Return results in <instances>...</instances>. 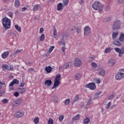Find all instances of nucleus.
<instances>
[{"instance_id": "nucleus-53", "label": "nucleus", "mask_w": 124, "mask_h": 124, "mask_svg": "<svg viewBox=\"0 0 124 124\" xmlns=\"http://www.w3.org/2000/svg\"><path fill=\"white\" fill-rule=\"evenodd\" d=\"M5 93V91H0V96H2V95H3Z\"/></svg>"}, {"instance_id": "nucleus-12", "label": "nucleus", "mask_w": 124, "mask_h": 124, "mask_svg": "<svg viewBox=\"0 0 124 124\" xmlns=\"http://www.w3.org/2000/svg\"><path fill=\"white\" fill-rule=\"evenodd\" d=\"M63 9V5L62 3H59L57 4V10L58 11H61V10H62Z\"/></svg>"}, {"instance_id": "nucleus-48", "label": "nucleus", "mask_w": 124, "mask_h": 124, "mask_svg": "<svg viewBox=\"0 0 124 124\" xmlns=\"http://www.w3.org/2000/svg\"><path fill=\"white\" fill-rule=\"evenodd\" d=\"M95 59V57H94V56H91L89 57V61H90L91 62H93V61Z\"/></svg>"}, {"instance_id": "nucleus-50", "label": "nucleus", "mask_w": 124, "mask_h": 124, "mask_svg": "<svg viewBox=\"0 0 124 124\" xmlns=\"http://www.w3.org/2000/svg\"><path fill=\"white\" fill-rule=\"evenodd\" d=\"M92 104V98H90L89 100H88L87 103V106H90Z\"/></svg>"}, {"instance_id": "nucleus-15", "label": "nucleus", "mask_w": 124, "mask_h": 124, "mask_svg": "<svg viewBox=\"0 0 124 124\" xmlns=\"http://www.w3.org/2000/svg\"><path fill=\"white\" fill-rule=\"evenodd\" d=\"M61 39L63 40H65L66 39H67V38H68V35L65 33H63L62 34H61Z\"/></svg>"}, {"instance_id": "nucleus-58", "label": "nucleus", "mask_w": 124, "mask_h": 124, "mask_svg": "<svg viewBox=\"0 0 124 124\" xmlns=\"http://www.w3.org/2000/svg\"><path fill=\"white\" fill-rule=\"evenodd\" d=\"M106 9H107V11H110V10L111 9V8L110 7V6H108L107 7Z\"/></svg>"}, {"instance_id": "nucleus-13", "label": "nucleus", "mask_w": 124, "mask_h": 124, "mask_svg": "<svg viewBox=\"0 0 124 124\" xmlns=\"http://www.w3.org/2000/svg\"><path fill=\"white\" fill-rule=\"evenodd\" d=\"M22 98H19L15 101V106H19L22 103Z\"/></svg>"}, {"instance_id": "nucleus-63", "label": "nucleus", "mask_w": 124, "mask_h": 124, "mask_svg": "<svg viewBox=\"0 0 124 124\" xmlns=\"http://www.w3.org/2000/svg\"><path fill=\"white\" fill-rule=\"evenodd\" d=\"M44 31V30L43 29V28H41L40 30V31L41 33H42V32H43Z\"/></svg>"}, {"instance_id": "nucleus-47", "label": "nucleus", "mask_w": 124, "mask_h": 124, "mask_svg": "<svg viewBox=\"0 0 124 124\" xmlns=\"http://www.w3.org/2000/svg\"><path fill=\"white\" fill-rule=\"evenodd\" d=\"M7 15L9 16V17H11V18H13V13L11 12H9L7 13Z\"/></svg>"}, {"instance_id": "nucleus-45", "label": "nucleus", "mask_w": 124, "mask_h": 124, "mask_svg": "<svg viewBox=\"0 0 124 124\" xmlns=\"http://www.w3.org/2000/svg\"><path fill=\"white\" fill-rule=\"evenodd\" d=\"M2 102L4 104H6V103H8V100L7 99H4L2 100Z\"/></svg>"}, {"instance_id": "nucleus-37", "label": "nucleus", "mask_w": 124, "mask_h": 124, "mask_svg": "<svg viewBox=\"0 0 124 124\" xmlns=\"http://www.w3.org/2000/svg\"><path fill=\"white\" fill-rule=\"evenodd\" d=\"M68 2H69V0H63V3L64 6H66L68 4Z\"/></svg>"}, {"instance_id": "nucleus-19", "label": "nucleus", "mask_w": 124, "mask_h": 124, "mask_svg": "<svg viewBox=\"0 0 124 124\" xmlns=\"http://www.w3.org/2000/svg\"><path fill=\"white\" fill-rule=\"evenodd\" d=\"M81 115L80 114H78L76 116L74 117L72 119L73 122H75V121H78L80 119Z\"/></svg>"}, {"instance_id": "nucleus-49", "label": "nucleus", "mask_w": 124, "mask_h": 124, "mask_svg": "<svg viewBox=\"0 0 124 124\" xmlns=\"http://www.w3.org/2000/svg\"><path fill=\"white\" fill-rule=\"evenodd\" d=\"M54 49H55V46H50V47L49 48V53H51V52H52V51H53V50H54Z\"/></svg>"}, {"instance_id": "nucleus-5", "label": "nucleus", "mask_w": 124, "mask_h": 124, "mask_svg": "<svg viewBox=\"0 0 124 124\" xmlns=\"http://www.w3.org/2000/svg\"><path fill=\"white\" fill-rule=\"evenodd\" d=\"M121 28V21L119 20L116 21L112 26L113 30H119Z\"/></svg>"}, {"instance_id": "nucleus-27", "label": "nucleus", "mask_w": 124, "mask_h": 124, "mask_svg": "<svg viewBox=\"0 0 124 124\" xmlns=\"http://www.w3.org/2000/svg\"><path fill=\"white\" fill-rule=\"evenodd\" d=\"M105 73H106L105 70L102 69L98 73V75H100V76H105Z\"/></svg>"}, {"instance_id": "nucleus-36", "label": "nucleus", "mask_w": 124, "mask_h": 124, "mask_svg": "<svg viewBox=\"0 0 124 124\" xmlns=\"http://www.w3.org/2000/svg\"><path fill=\"white\" fill-rule=\"evenodd\" d=\"M44 39H45V34H42L40 38V41H44Z\"/></svg>"}, {"instance_id": "nucleus-21", "label": "nucleus", "mask_w": 124, "mask_h": 124, "mask_svg": "<svg viewBox=\"0 0 124 124\" xmlns=\"http://www.w3.org/2000/svg\"><path fill=\"white\" fill-rule=\"evenodd\" d=\"M18 91L19 92V93H21L23 94L25 93V92H26V88H19L18 89Z\"/></svg>"}, {"instance_id": "nucleus-18", "label": "nucleus", "mask_w": 124, "mask_h": 124, "mask_svg": "<svg viewBox=\"0 0 124 124\" xmlns=\"http://www.w3.org/2000/svg\"><path fill=\"white\" fill-rule=\"evenodd\" d=\"M45 85H46L48 87H50L52 85V80L51 79L46 80L45 82Z\"/></svg>"}, {"instance_id": "nucleus-38", "label": "nucleus", "mask_w": 124, "mask_h": 124, "mask_svg": "<svg viewBox=\"0 0 124 124\" xmlns=\"http://www.w3.org/2000/svg\"><path fill=\"white\" fill-rule=\"evenodd\" d=\"M53 36L55 38H56V37L55 36H57V29H56L55 27H54Z\"/></svg>"}, {"instance_id": "nucleus-4", "label": "nucleus", "mask_w": 124, "mask_h": 124, "mask_svg": "<svg viewBox=\"0 0 124 124\" xmlns=\"http://www.w3.org/2000/svg\"><path fill=\"white\" fill-rule=\"evenodd\" d=\"M114 50L117 52V53H119V57H121L124 54V46L121 47V48L116 47L114 48Z\"/></svg>"}, {"instance_id": "nucleus-57", "label": "nucleus", "mask_w": 124, "mask_h": 124, "mask_svg": "<svg viewBox=\"0 0 124 124\" xmlns=\"http://www.w3.org/2000/svg\"><path fill=\"white\" fill-rule=\"evenodd\" d=\"M76 30H77V33H80V32L81 31V30H80V29L77 28Z\"/></svg>"}, {"instance_id": "nucleus-44", "label": "nucleus", "mask_w": 124, "mask_h": 124, "mask_svg": "<svg viewBox=\"0 0 124 124\" xmlns=\"http://www.w3.org/2000/svg\"><path fill=\"white\" fill-rule=\"evenodd\" d=\"M54 124V121L52 119L50 118L48 121L47 124Z\"/></svg>"}, {"instance_id": "nucleus-8", "label": "nucleus", "mask_w": 124, "mask_h": 124, "mask_svg": "<svg viewBox=\"0 0 124 124\" xmlns=\"http://www.w3.org/2000/svg\"><path fill=\"white\" fill-rule=\"evenodd\" d=\"M24 116V112L21 111H18L14 114L15 118H22Z\"/></svg>"}, {"instance_id": "nucleus-60", "label": "nucleus", "mask_w": 124, "mask_h": 124, "mask_svg": "<svg viewBox=\"0 0 124 124\" xmlns=\"http://www.w3.org/2000/svg\"><path fill=\"white\" fill-rule=\"evenodd\" d=\"M24 86H25V83H24V82H22V83L20 84L19 87H24Z\"/></svg>"}, {"instance_id": "nucleus-52", "label": "nucleus", "mask_w": 124, "mask_h": 124, "mask_svg": "<svg viewBox=\"0 0 124 124\" xmlns=\"http://www.w3.org/2000/svg\"><path fill=\"white\" fill-rule=\"evenodd\" d=\"M117 2L119 4H122V3H124V0H117Z\"/></svg>"}, {"instance_id": "nucleus-28", "label": "nucleus", "mask_w": 124, "mask_h": 124, "mask_svg": "<svg viewBox=\"0 0 124 124\" xmlns=\"http://www.w3.org/2000/svg\"><path fill=\"white\" fill-rule=\"evenodd\" d=\"M20 4H21V3H20V0H16L15 3V6L16 7H19V6H20Z\"/></svg>"}, {"instance_id": "nucleus-29", "label": "nucleus", "mask_w": 124, "mask_h": 124, "mask_svg": "<svg viewBox=\"0 0 124 124\" xmlns=\"http://www.w3.org/2000/svg\"><path fill=\"white\" fill-rule=\"evenodd\" d=\"M119 40L121 42H124V34L121 33L119 38Z\"/></svg>"}, {"instance_id": "nucleus-43", "label": "nucleus", "mask_w": 124, "mask_h": 124, "mask_svg": "<svg viewBox=\"0 0 124 124\" xmlns=\"http://www.w3.org/2000/svg\"><path fill=\"white\" fill-rule=\"evenodd\" d=\"M105 53H108L111 52V47H108L105 50Z\"/></svg>"}, {"instance_id": "nucleus-54", "label": "nucleus", "mask_w": 124, "mask_h": 124, "mask_svg": "<svg viewBox=\"0 0 124 124\" xmlns=\"http://www.w3.org/2000/svg\"><path fill=\"white\" fill-rule=\"evenodd\" d=\"M115 107H117V105H113L111 106L110 109H114V108H115Z\"/></svg>"}, {"instance_id": "nucleus-1", "label": "nucleus", "mask_w": 124, "mask_h": 124, "mask_svg": "<svg viewBox=\"0 0 124 124\" xmlns=\"http://www.w3.org/2000/svg\"><path fill=\"white\" fill-rule=\"evenodd\" d=\"M92 8L94 10H98L99 12H101L104 8V5L98 1H95L93 3Z\"/></svg>"}, {"instance_id": "nucleus-17", "label": "nucleus", "mask_w": 124, "mask_h": 124, "mask_svg": "<svg viewBox=\"0 0 124 124\" xmlns=\"http://www.w3.org/2000/svg\"><path fill=\"white\" fill-rule=\"evenodd\" d=\"M115 78L116 80H118L119 81H120V80L122 78V75H121V72H119L118 73H117V74H116L115 76Z\"/></svg>"}, {"instance_id": "nucleus-20", "label": "nucleus", "mask_w": 124, "mask_h": 124, "mask_svg": "<svg viewBox=\"0 0 124 124\" xmlns=\"http://www.w3.org/2000/svg\"><path fill=\"white\" fill-rule=\"evenodd\" d=\"M108 62L110 65H114L115 63H116V61L113 59H109Z\"/></svg>"}, {"instance_id": "nucleus-9", "label": "nucleus", "mask_w": 124, "mask_h": 124, "mask_svg": "<svg viewBox=\"0 0 124 124\" xmlns=\"http://www.w3.org/2000/svg\"><path fill=\"white\" fill-rule=\"evenodd\" d=\"M75 65L78 67L81 66V65H82V62H81V60L78 58H76L75 59Z\"/></svg>"}, {"instance_id": "nucleus-40", "label": "nucleus", "mask_w": 124, "mask_h": 124, "mask_svg": "<svg viewBox=\"0 0 124 124\" xmlns=\"http://www.w3.org/2000/svg\"><path fill=\"white\" fill-rule=\"evenodd\" d=\"M115 95V93H112V94L108 97V100H111V99H113Z\"/></svg>"}, {"instance_id": "nucleus-32", "label": "nucleus", "mask_w": 124, "mask_h": 124, "mask_svg": "<svg viewBox=\"0 0 124 124\" xmlns=\"http://www.w3.org/2000/svg\"><path fill=\"white\" fill-rule=\"evenodd\" d=\"M101 93H102L101 92H98L97 93H96L94 95V99H96L97 98H98V96L100 95Z\"/></svg>"}, {"instance_id": "nucleus-62", "label": "nucleus", "mask_w": 124, "mask_h": 124, "mask_svg": "<svg viewBox=\"0 0 124 124\" xmlns=\"http://www.w3.org/2000/svg\"><path fill=\"white\" fill-rule=\"evenodd\" d=\"M66 49V48H65V47L63 46V47H62V52H64L65 51V49Z\"/></svg>"}, {"instance_id": "nucleus-6", "label": "nucleus", "mask_w": 124, "mask_h": 124, "mask_svg": "<svg viewBox=\"0 0 124 124\" xmlns=\"http://www.w3.org/2000/svg\"><path fill=\"white\" fill-rule=\"evenodd\" d=\"M71 66H72V62H70L65 63L64 65L60 66L59 67V70H62V69L63 68L65 69H67V68H69V67H71Z\"/></svg>"}, {"instance_id": "nucleus-30", "label": "nucleus", "mask_w": 124, "mask_h": 124, "mask_svg": "<svg viewBox=\"0 0 124 124\" xmlns=\"http://www.w3.org/2000/svg\"><path fill=\"white\" fill-rule=\"evenodd\" d=\"M90 121L91 120H90V119L88 118V117H86L83 120V123L85 124H88L90 123Z\"/></svg>"}, {"instance_id": "nucleus-26", "label": "nucleus", "mask_w": 124, "mask_h": 124, "mask_svg": "<svg viewBox=\"0 0 124 124\" xmlns=\"http://www.w3.org/2000/svg\"><path fill=\"white\" fill-rule=\"evenodd\" d=\"M58 44H59V45H63L64 46H65V41L61 39L60 41H58Z\"/></svg>"}, {"instance_id": "nucleus-35", "label": "nucleus", "mask_w": 124, "mask_h": 124, "mask_svg": "<svg viewBox=\"0 0 124 124\" xmlns=\"http://www.w3.org/2000/svg\"><path fill=\"white\" fill-rule=\"evenodd\" d=\"M21 51H23V49H21V50H20V49L17 50L16 51H15V52L13 53L12 56H15V55H16V54H18V53H20Z\"/></svg>"}, {"instance_id": "nucleus-2", "label": "nucleus", "mask_w": 124, "mask_h": 124, "mask_svg": "<svg viewBox=\"0 0 124 124\" xmlns=\"http://www.w3.org/2000/svg\"><path fill=\"white\" fill-rule=\"evenodd\" d=\"M2 24L5 30H8L11 27V20L6 16L3 17Z\"/></svg>"}, {"instance_id": "nucleus-16", "label": "nucleus", "mask_w": 124, "mask_h": 124, "mask_svg": "<svg viewBox=\"0 0 124 124\" xmlns=\"http://www.w3.org/2000/svg\"><path fill=\"white\" fill-rule=\"evenodd\" d=\"M52 69H53V68H52L50 66H46L45 67V71L47 72V73H50L52 71Z\"/></svg>"}, {"instance_id": "nucleus-10", "label": "nucleus", "mask_w": 124, "mask_h": 124, "mask_svg": "<svg viewBox=\"0 0 124 124\" xmlns=\"http://www.w3.org/2000/svg\"><path fill=\"white\" fill-rule=\"evenodd\" d=\"M91 28L89 27V26H86L84 29V32L85 35H89V34L91 33Z\"/></svg>"}, {"instance_id": "nucleus-46", "label": "nucleus", "mask_w": 124, "mask_h": 124, "mask_svg": "<svg viewBox=\"0 0 124 124\" xmlns=\"http://www.w3.org/2000/svg\"><path fill=\"white\" fill-rule=\"evenodd\" d=\"M64 118V116H63V115L60 116L59 117V120L61 122H62V120H63Z\"/></svg>"}, {"instance_id": "nucleus-41", "label": "nucleus", "mask_w": 124, "mask_h": 124, "mask_svg": "<svg viewBox=\"0 0 124 124\" xmlns=\"http://www.w3.org/2000/svg\"><path fill=\"white\" fill-rule=\"evenodd\" d=\"M79 95H77V96H76L74 98L73 103H74V102H76L77 101H78V100H79Z\"/></svg>"}, {"instance_id": "nucleus-11", "label": "nucleus", "mask_w": 124, "mask_h": 124, "mask_svg": "<svg viewBox=\"0 0 124 124\" xmlns=\"http://www.w3.org/2000/svg\"><path fill=\"white\" fill-rule=\"evenodd\" d=\"M15 84H19V80L17 79H14L9 84V87H13Z\"/></svg>"}, {"instance_id": "nucleus-61", "label": "nucleus", "mask_w": 124, "mask_h": 124, "mask_svg": "<svg viewBox=\"0 0 124 124\" xmlns=\"http://www.w3.org/2000/svg\"><path fill=\"white\" fill-rule=\"evenodd\" d=\"M27 9H28L26 7H23L22 8V12H24V11H25V10H27Z\"/></svg>"}, {"instance_id": "nucleus-22", "label": "nucleus", "mask_w": 124, "mask_h": 124, "mask_svg": "<svg viewBox=\"0 0 124 124\" xmlns=\"http://www.w3.org/2000/svg\"><path fill=\"white\" fill-rule=\"evenodd\" d=\"M119 35V33L117 32H113L112 33V39H113L114 40L118 37V36Z\"/></svg>"}, {"instance_id": "nucleus-51", "label": "nucleus", "mask_w": 124, "mask_h": 124, "mask_svg": "<svg viewBox=\"0 0 124 124\" xmlns=\"http://www.w3.org/2000/svg\"><path fill=\"white\" fill-rule=\"evenodd\" d=\"M110 106H111V102H109L108 104H107L106 107V109H109Z\"/></svg>"}, {"instance_id": "nucleus-25", "label": "nucleus", "mask_w": 124, "mask_h": 124, "mask_svg": "<svg viewBox=\"0 0 124 124\" xmlns=\"http://www.w3.org/2000/svg\"><path fill=\"white\" fill-rule=\"evenodd\" d=\"M51 101L54 103L58 102V97L56 95L53 96L51 98Z\"/></svg>"}, {"instance_id": "nucleus-64", "label": "nucleus", "mask_w": 124, "mask_h": 124, "mask_svg": "<svg viewBox=\"0 0 124 124\" xmlns=\"http://www.w3.org/2000/svg\"><path fill=\"white\" fill-rule=\"evenodd\" d=\"M85 1L84 0H80V1L79 2L80 4H82V3H84Z\"/></svg>"}, {"instance_id": "nucleus-59", "label": "nucleus", "mask_w": 124, "mask_h": 124, "mask_svg": "<svg viewBox=\"0 0 124 124\" xmlns=\"http://www.w3.org/2000/svg\"><path fill=\"white\" fill-rule=\"evenodd\" d=\"M96 82L97 84H100L101 80L100 79H97L96 80Z\"/></svg>"}, {"instance_id": "nucleus-31", "label": "nucleus", "mask_w": 124, "mask_h": 124, "mask_svg": "<svg viewBox=\"0 0 124 124\" xmlns=\"http://www.w3.org/2000/svg\"><path fill=\"white\" fill-rule=\"evenodd\" d=\"M81 78V75L80 74H76L75 76V80H79Z\"/></svg>"}, {"instance_id": "nucleus-33", "label": "nucleus", "mask_w": 124, "mask_h": 124, "mask_svg": "<svg viewBox=\"0 0 124 124\" xmlns=\"http://www.w3.org/2000/svg\"><path fill=\"white\" fill-rule=\"evenodd\" d=\"M33 122L34 124H37L39 123V118L38 117H36L34 119Z\"/></svg>"}, {"instance_id": "nucleus-42", "label": "nucleus", "mask_w": 124, "mask_h": 124, "mask_svg": "<svg viewBox=\"0 0 124 124\" xmlns=\"http://www.w3.org/2000/svg\"><path fill=\"white\" fill-rule=\"evenodd\" d=\"M2 68L3 70H8V66H7L6 65H3L2 66Z\"/></svg>"}, {"instance_id": "nucleus-56", "label": "nucleus", "mask_w": 124, "mask_h": 124, "mask_svg": "<svg viewBox=\"0 0 124 124\" xmlns=\"http://www.w3.org/2000/svg\"><path fill=\"white\" fill-rule=\"evenodd\" d=\"M14 95L15 96H16V97H18V96L19 95V93L18 92H16L14 93Z\"/></svg>"}, {"instance_id": "nucleus-3", "label": "nucleus", "mask_w": 124, "mask_h": 124, "mask_svg": "<svg viewBox=\"0 0 124 124\" xmlns=\"http://www.w3.org/2000/svg\"><path fill=\"white\" fill-rule=\"evenodd\" d=\"M60 80H61V74L57 75L54 80V83L53 86L52 87V89H56L57 87H59L60 85Z\"/></svg>"}, {"instance_id": "nucleus-23", "label": "nucleus", "mask_w": 124, "mask_h": 124, "mask_svg": "<svg viewBox=\"0 0 124 124\" xmlns=\"http://www.w3.org/2000/svg\"><path fill=\"white\" fill-rule=\"evenodd\" d=\"M39 9H40V5L37 4L34 6L33 9V11H36L37 10H39Z\"/></svg>"}, {"instance_id": "nucleus-34", "label": "nucleus", "mask_w": 124, "mask_h": 124, "mask_svg": "<svg viewBox=\"0 0 124 124\" xmlns=\"http://www.w3.org/2000/svg\"><path fill=\"white\" fill-rule=\"evenodd\" d=\"M15 28L19 31V32H21L22 31V30L21 29V27H19L18 25H16L15 26Z\"/></svg>"}, {"instance_id": "nucleus-7", "label": "nucleus", "mask_w": 124, "mask_h": 124, "mask_svg": "<svg viewBox=\"0 0 124 124\" xmlns=\"http://www.w3.org/2000/svg\"><path fill=\"white\" fill-rule=\"evenodd\" d=\"M86 88H88L90 90H95V88L96 86H95V84L94 83H90L86 85Z\"/></svg>"}, {"instance_id": "nucleus-14", "label": "nucleus", "mask_w": 124, "mask_h": 124, "mask_svg": "<svg viewBox=\"0 0 124 124\" xmlns=\"http://www.w3.org/2000/svg\"><path fill=\"white\" fill-rule=\"evenodd\" d=\"M9 51H6L2 53L1 55V57L2 58V59H6V58H7V57H8V56L9 55Z\"/></svg>"}, {"instance_id": "nucleus-55", "label": "nucleus", "mask_w": 124, "mask_h": 124, "mask_svg": "<svg viewBox=\"0 0 124 124\" xmlns=\"http://www.w3.org/2000/svg\"><path fill=\"white\" fill-rule=\"evenodd\" d=\"M92 66H93V67H96V66H97V65L96 63H95V62H92Z\"/></svg>"}, {"instance_id": "nucleus-39", "label": "nucleus", "mask_w": 124, "mask_h": 124, "mask_svg": "<svg viewBox=\"0 0 124 124\" xmlns=\"http://www.w3.org/2000/svg\"><path fill=\"white\" fill-rule=\"evenodd\" d=\"M65 105H68L70 103V99H67L64 102Z\"/></svg>"}, {"instance_id": "nucleus-24", "label": "nucleus", "mask_w": 124, "mask_h": 124, "mask_svg": "<svg viewBox=\"0 0 124 124\" xmlns=\"http://www.w3.org/2000/svg\"><path fill=\"white\" fill-rule=\"evenodd\" d=\"M113 44L115 46H122V43L120 42L119 41H115L113 42Z\"/></svg>"}]
</instances>
